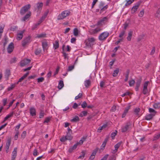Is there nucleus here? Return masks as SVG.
Returning a JSON list of instances; mask_svg holds the SVG:
<instances>
[{
    "mask_svg": "<svg viewBox=\"0 0 160 160\" xmlns=\"http://www.w3.org/2000/svg\"><path fill=\"white\" fill-rule=\"evenodd\" d=\"M82 96V93H79L77 96H76L75 97V99L77 100L78 99L80 98Z\"/></svg>",
    "mask_w": 160,
    "mask_h": 160,
    "instance_id": "052dcab7",
    "label": "nucleus"
},
{
    "mask_svg": "<svg viewBox=\"0 0 160 160\" xmlns=\"http://www.w3.org/2000/svg\"><path fill=\"white\" fill-rule=\"evenodd\" d=\"M51 119V118L48 117L46 118L43 122L44 123H48V122Z\"/></svg>",
    "mask_w": 160,
    "mask_h": 160,
    "instance_id": "603ef678",
    "label": "nucleus"
},
{
    "mask_svg": "<svg viewBox=\"0 0 160 160\" xmlns=\"http://www.w3.org/2000/svg\"><path fill=\"white\" fill-rule=\"evenodd\" d=\"M129 85L130 86H132L134 85L135 82L134 80H132L129 81Z\"/></svg>",
    "mask_w": 160,
    "mask_h": 160,
    "instance_id": "3c124183",
    "label": "nucleus"
},
{
    "mask_svg": "<svg viewBox=\"0 0 160 160\" xmlns=\"http://www.w3.org/2000/svg\"><path fill=\"white\" fill-rule=\"evenodd\" d=\"M48 14V12H47L45 13L44 14V15L40 19V20L41 21H42V22L44 20V19L46 18Z\"/></svg>",
    "mask_w": 160,
    "mask_h": 160,
    "instance_id": "a18cd8bd",
    "label": "nucleus"
},
{
    "mask_svg": "<svg viewBox=\"0 0 160 160\" xmlns=\"http://www.w3.org/2000/svg\"><path fill=\"white\" fill-rule=\"evenodd\" d=\"M109 138V136L107 135L106 136V138L105 139L104 141L103 142V143L106 144L107 142L108 141Z\"/></svg>",
    "mask_w": 160,
    "mask_h": 160,
    "instance_id": "6e6d98bb",
    "label": "nucleus"
},
{
    "mask_svg": "<svg viewBox=\"0 0 160 160\" xmlns=\"http://www.w3.org/2000/svg\"><path fill=\"white\" fill-rule=\"evenodd\" d=\"M24 32V31H21L20 33H18L17 35V39L20 40H21L23 37V34Z\"/></svg>",
    "mask_w": 160,
    "mask_h": 160,
    "instance_id": "6ab92c4d",
    "label": "nucleus"
},
{
    "mask_svg": "<svg viewBox=\"0 0 160 160\" xmlns=\"http://www.w3.org/2000/svg\"><path fill=\"white\" fill-rule=\"evenodd\" d=\"M70 13V12L69 11L65 10L58 15L57 19L58 20L62 19L68 16Z\"/></svg>",
    "mask_w": 160,
    "mask_h": 160,
    "instance_id": "f257e3e1",
    "label": "nucleus"
},
{
    "mask_svg": "<svg viewBox=\"0 0 160 160\" xmlns=\"http://www.w3.org/2000/svg\"><path fill=\"white\" fill-rule=\"evenodd\" d=\"M87 114V112L86 111L82 112L80 114L79 116L81 117H82L84 116H86Z\"/></svg>",
    "mask_w": 160,
    "mask_h": 160,
    "instance_id": "ea45409f",
    "label": "nucleus"
},
{
    "mask_svg": "<svg viewBox=\"0 0 160 160\" xmlns=\"http://www.w3.org/2000/svg\"><path fill=\"white\" fill-rule=\"evenodd\" d=\"M46 37V34L45 33H41L37 36V37L38 38L45 37Z\"/></svg>",
    "mask_w": 160,
    "mask_h": 160,
    "instance_id": "09e8293b",
    "label": "nucleus"
},
{
    "mask_svg": "<svg viewBox=\"0 0 160 160\" xmlns=\"http://www.w3.org/2000/svg\"><path fill=\"white\" fill-rule=\"evenodd\" d=\"M42 45L44 50L47 49L48 46L47 42H42Z\"/></svg>",
    "mask_w": 160,
    "mask_h": 160,
    "instance_id": "bb28decb",
    "label": "nucleus"
},
{
    "mask_svg": "<svg viewBox=\"0 0 160 160\" xmlns=\"http://www.w3.org/2000/svg\"><path fill=\"white\" fill-rule=\"evenodd\" d=\"M81 105L82 107V108H84L87 107V103L85 101H84V102H83L81 104Z\"/></svg>",
    "mask_w": 160,
    "mask_h": 160,
    "instance_id": "8fccbe9b",
    "label": "nucleus"
},
{
    "mask_svg": "<svg viewBox=\"0 0 160 160\" xmlns=\"http://www.w3.org/2000/svg\"><path fill=\"white\" fill-rule=\"evenodd\" d=\"M129 109V108H126L125 109V110H124V112L122 114V118H124L125 116L127 113L128 112Z\"/></svg>",
    "mask_w": 160,
    "mask_h": 160,
    "instance_id": "c9c22d12",
    "label": "nucleus"
},
{
    "mask_svg": "<svg viewBox=\"0 0 160 160\" xmlns=\"http://www.w3.org/2000/svg\"><path fill=\"white\" fill-rule=\"evenodd\" d=\"M8 38L7 37H5L3 45V47L4 48L5 47L6 45H7L8 42Z\"/></svg>",
    "mask_w": 160,
    "mask_h": 160,
    "instance_id": "49530a36",
    "label": "nucleus"
},
{
    "mask_svg": "<svg viewBox=\"0 0 160 160\" xmlns=\"http://www.w3.org/2000/svg\"><path fill=\"white\" fill-rule=\"evenodd\" d=\"M10 74V70L8 69H6L5 73V78L7 79H8Z\"/></svg>",
    "mask_w": 160,
    "mask_h": 160,
    "instance_id": "412c9836",
    "label": "nucleus"
},
{
    "mask_svg": "<svg viewBox=\"0 0 160 160\" xmlns=\"http://www.w3.org/2000/svg\"><path fill=\"white\" fill-rule=\"evenodd\" d=\"M98 148H96L93 151L91 155L95 156V155H96V153H97V152H98Z\"/></svg>",
    "mask_w": 160,
    "mask_h": 160,
    "instance_id": "de8ad7c7",
    "label": "nucleus"
},
{
    "mask_svg": "<svg viewBox=\"0 0 160 160\" xmlns=\"http://www.w3.org/2000/svg\"><path fill=\"white\" fill-rule=\"evenodd\" d=\"M140 109L139 108H136L134 109V112L135 113L136 115H138L139 114L138 113L140 111Z\"/></svg>",
    "mask_w": 160,
    "mask_h": 160,
    "instance_id": "79ce46f5",
    "label": "nucleus"
},
{
    "mask_svg": "<svg viewBox=\"0 0 160 160\" xmlns=\"http://www.w3.org/2000/svg\"><path fill=\"white\" fill-rule=\"evenodd\" d=\"M29 72H27L18 81L16 82V84H18L19 82H22L24 78H25L28 75Z\"/></svg>",
    "mask_w": 160,
    "mask_h": 160,
    "instance_id": "2eb2a0df",
    "label": "nucleus"
},
{
    "mask_svg": "<svg viewBox=\"0 0 160 160\" xmlns=\"http://www.w3.org/2000/svg\"><path fill=\"white\" fill-rule=\"evenodd\" d=\"M141 2H138L135 4V6L132 7L131 10V13L132 14H134L135 12L137 11V9L138 8Z\"/></svg>",
    "mask_w": 160,
    "mask_h": 160,
    "instance_id": "1a4fd4ad",
    "label": "nucleus"
},
{
    "mask_svg": "<svg viewBox=\"0 0 160 160\" xmlns=\"http://www.w3.org/2000/svg\"><path fill=\"white\" fill-rule=\"evenodd\" d=\"M13 115V112H12L10 114L7 115L3 121V122L6 121L8 118L12 117Z\"/></svg>",
    "mask_w": 160,
    "mask_h": 160,
    "instance_id": "393cba45",
    "label": "nucleus"
},
{
    "mask_svg": "<svg viewBox=\"0 0 160 160\" xmlns=\"http://www.w3.org/2000/svg\"><path fill=\"white\" fill-rule=\"evenodd\" d=\"M102 30V29L99 28H97L94 29L90 30L89 32L91 34H96Z\"/></svg>",
    "mask_w": 160,
    "mask_h": 160,
    "instance_id": "9d476101",
    "label": "nucleus"
},
{
    "mask_svg": "<svg viewBox=\"0 0 160 160\" xmlns=\"http://www.w3.org/2000/svg\"><path fill=\"white\" fill-rule=\"evenodd\" d=\"M160 137V133L158 134L157 135L154 136V140H157L159 139V138Z\"/></svg>",
    "mask_w": 160,
    "mask_h": 160,
    "instance_id": "774afa93",
    "label": "nucleus"
},
{
    "mask_svg": "<svg viewBox=\"0 0 160 160\" xmlns=\"http://www.w3.org/2000/svg\"><path fill=\"white\" fill-rule=\"evenodd\" d=\"M153 107L155 108H157L160 107V103H156L154 104Z\"/></svg>",
    "mask_w": 160,
    "mask_h": 160,
    "instance_id": "4d7b16f0",
    "label": "nucleus"
},
{
    "mask_svg": "<svg viewBox=\"0 0 160 160\" xmlns=\"http://www.w3.org/2000/svg\"><path fill=\"white\" fill-rule=\"evenodd\" d=\"M109 35V33L107 32H104L99 36L98 39L100 41H103L105 40Z\"/></svg>",
    "mask_w": 160,
    "mask_h": 160,
    "instance_id": "7ed1b4c3",
    "label": "nucleus"
},
{
    "mask_svg": "<svg viewBox=\"0 0 160 160\" xmlns=\"http://www.w3.org/2000/svg\"><path fill=\"white\" fill-rule=\"evenodd\" d=\"M144 14V10H142L141 11L139 12L138 14V16L140 17H142L143 16Z\"/></svg>",
    "mask_w": 160,
    "mask_h": 160,
    "instance_id": "680f3d73",
    "label": "nucleus"
},
{
    "mask_svg": "<svg viewBox=\"0 0 160 160\" xmlns=\"http://www.w3.org/2000/svg\"><path fill=\"white\" fill-rule=\"evenodd\" d=\"M42 51L41 49L40 48H37L35 51V53L36 55H38L40 54Z\"/></svg>",
    "mask_w": 160,
    "mask_h": 160,
    "instance_id": "72a5a7b5",
    "label": "nucleus"
},
{
    "mask_svg": "<svg viewBox=\"0 0 160 160\" xmlns=\"http://www.w3.org/2000/svg\"><path fill=\"white\" fill-rule=\"evenodd\" d=\"M132 124L130 122H128L126 123V125L123 126L122 127L121 131L122 132H126L129 129L130 127L131 126Z\"/></svg>",
    "mask_w": 160,
    "mask_h": 160,
    "instance_id": "423d86ee",
    "label": "nucleus"
},
{
    "mask_svg": "<svg viewBox=\"0 0 160 160\" xmlns=\"http://www.w3.org/2000/svg\"><path fill=\"white\" fill-rule=\"evenodd\" d=\"M84 85L86 88H88L91 85V81L89 80H87L84 81Z\"/></svg>",
    "mask_w": 160,
    "mask_h": 160,
    "instance_id": "5701e85b",
    "label": "nucleus"
},
{
    "mask_svg": "<svg viewBox=\"0 0 160 160\" xmlns=\"http://www.w3.org/2000/svg\"><path fill=\"white\" fill-rule=\"evenodd\" d=\"M42 22V21H41L40 20L35 25L34 27L32 28V29L33 30H34L35 28H36Z\"/></svg>",
    "mask_w": 160,
    "mask_h": 160,
    "instance_id": "864d4df0",
    "label": "nucleus"
},
{
    "mask_svg": "<svg viewBox=\"0 0 160 160\" xmlns=\"http://www.w3.org/2000/svg\"><path fill=\"white\" fill-rule=\"evenodd\" d=\"M105 3L102 2H101L99 5V7L100 8H101L100 12L101 13L103 11L107 9L108 6V5H106L104 6Z\"/></svg>",
    "mask_w": 160,
    "mask_h": 160,
    "instance_id": "39448f33",
    "label": "nucleus"
},
{
    "mask_svg": "<svg viewBox=\"0 0 160 160\" xmlns=\"http://www.w3.org/2000/svg\"><path fill=\"white\" fill-rule=\"evenodd\" d=\"M86 151L83 150L82 151V155L80 156L78 158V159H82L84 158L85 156V155L86 153Z\"/></svg>",
    "mask_w": 160,
    "mask_h": 160,
    "instance_id": "7c9ffc66",
    "label": "nucleus"
},
{
    "mask_svg": "<svg viewBox=\"0 0 160 160\" xmlns=\"http://www.w3.org/2000/svg\"><path fill=\"white\" fill-rule=\"evenodd\" d=\"M79 31L77 28H75L73 30V34L75 36H77L78 35Z\"/></svg>",
    "mask_w": 160,
    "mask_h": 160,
    "instance_id": "f704fd0d",
    "label": "nucleus"
},
{
    "mask_svg": "<svg viewBox=\"0 0 160 160\" xmlns=\"http://www.w3.org/2000/svg\"><path fill=\"white\" fill-rule=\"evenodd\" d=\"M132 31H130L128 33V36L127 38L128 41H130L132 37Z\"/></svg>",
    "mask_w": 160,
    "mask_h": 160,
    "instance_id": "a878e982",
    "label": "nucleus"
},
{
    "mask_svg": "<svg viewBox=\"0 0 160 160\" xmlns=\"http://www.w3.org/2000/svg\"><path fill=\"white\" fill-rule=\"evenodd\" d=\"M43 4L42 2L38 3L37 4V7L38 10H40L42 9L43 6Z\"/></svg>",
    "mask_w": 160,
    "mask_h": 160,
    "instance_id": "e433bc0d",
    "label": "nucleus"
},
{
    "mask_svg": "<svg viewBox=\"0 0 160 160\" xmlns=\"http://www.w3.org/2000/svg\"><path fill=\"white\" fill-rule=\"evenodd\" d=\"M30 7V5L28 4L22 7L20 10V12L21 14L23 15L29 9Z\"/></svg>",
    "mask_w": 160,
    "mask_h": 160,
    "instance_id": "f03ea898",
    "label": "nucleus"
},
{
    "mask_svg": "<svg viewBox=\"0 0 160 160\" xmlns=\"http://www.w3.org/2000/svg\"><path fill=\"white\" fill-rule=\"evenodd\" d=\"M64 86V84L63 81L62 80H60L59 81V83L58 86V88L59 89H62V87Z\"/></svg>",
    "mask_w": 160,
    "mask_h": 160,
    "instance_id": "c85d7f7f",
    "label": "nucleus"
},
{
    "mask_svg": "<svg viewBox=\"0 0 160 160\" xmlns=\"http://www.w3.org/2000/svg\"><path fill=\"white\" fill-rule=\"evenodd\" d=\"M95 39L94 38H88V41L90 43H92L95 41Z\"/></svg>",
    "mask_w": 160,
    "mask_h": 160,
    "instance_id": "c03bdc74",
    "label": "nucleus"
},
{
    "mask_svg": "<svg viewBox=\"0 0 160 160\" xmlns=\"http://www.w3.org/2000/svg\"><path fill=\"white\" fill-rule=\"evenodd\" d=\"M17 148H14L13 151L12 152V159H15L17 156Z\"/></svg>",
    "mask_w": 160,
    "mask_h": 160,
    "instance_id": "dca6fc26",
    "label": "nucleus"
},
{
    "mask_svg": "<svg viewBox=\"0 0 160 160\" xmlns=\"http://www.w3.org/2000/svg\"><path fill=\"white\" fill-rule=\"evenodd\" d=\"M44 113L43 112V111H41L40 113L39 117V118H43L44 117Z\"/></svg>",
    "mask_w": 160,
    "mask_h": 160,
    "instance_id": "69168bd1",
    "label": "nucleus"
},
{
    "mask_svg": "<svg viewBox=\"0 0 160 160\" xmlns=\"http://www.w3.org/2000/svg\"><path fill=\"white\" fill-rule=\"evenodd\" d=\"M78 145L76 143L72 147L68 149V152H72L73 150L75 149Z\"/></svg>",
    "mask_w": 160,
    "mask_h": 160,
    "instance_id": "b1692460",
    "label": "nucleus"
},
{
    "mask_svg": "<svg viewBox=\"0 0 160 160\" xmlns=\"http://www.w3.org/2000/svg\"><path fill=\"white\" fill-rule=\"evenodd\" d=\"M119 72V69L118 68H117L112 73V76L113 77H116Z\"/></svg>",
    "mask_w": 160,
    "mask_h": 160,
    "instance_id": "cd10ccee",
    "label": "nucleus"
},
{
    "mask_svg": "<svg viewBox=\"0 0 160 160\" xmlns=\"http://www.w3.org/2000/svg\"><path fill=\"white\" fill-rule=\"evenodd\" d=\"M30 60L29 59H24L21 61L20 64L21 66L22 67H23L30 63Z\"/></svg>",
    "mask_w": 160,
    "mask_h": 160,
    "instance_id": "f8f14e48",
    "label": "nucleus"
},
{
    "mask_svg": "<svg viewBox=\"0 0 160 160\" xmlns=\"http://www.w3.org/2000/svg\"><path fill=\"white\" fill-rule=\"evenodd\" d=\"M53 47L55 49H57L59 47V43L58 41H56L53 44Z\"/></svg>",
    "mask_w": 160,
    "mask_h": 160,
    "instance_id": "4c0bfd02",
    "label": "nucleus"
},
{
    "mask_svg": "<svg viewBox=\"0 0 160 160\" xmlns=\"http://www.w3.org/2000/svg\"><path fill=\"white\" fill-rule=\"evenodd\" d=\"M64 45H63L62 47V50L63 51V52H62V53L63 54V56L64 57V58L65 59H68V54L66 53L64 51Z\"/></svg>",
    "mask_w": 160,
    "mask_h": 160,
    "instance_id": "c756f323",
    "label": "nucleus"
},
{
    "mask_svg": "<svg viewBox=\"0 0 160 160\" xmlns=\"http://www.w3.org/2000/svg\"><path fill=\"white\" fill-rule=\"evenodd\" d=\"M44 80V78L43 77H41L38 78L37 79L38 82H42Z\"/></svg>",
    "mask_w": 160,
    "mask_h": 160,
    "instance_id": "bf43d9fd",
    "label": "nucleus"
},
{
    "mask_svg": "<svg viewBox=\"0 0 160 160\" xmlns=\"http://www.w3.org/2000/svg\"><path fill=\"white\" fill-rule=\"evenodd\" d=\"M31 12H29L22 19V20L23 21H25L27 20L31 16Z\"/></svg>",
    "mask_w": 160,
    "mask_h": 160,
    "instance_id": "4be33fe9",
    "label": "nucleus"
},
{
    "mask_svg": "<svg viewBox=\"0 0 160 160\" xmlns=\"http://www.w3.org/2000/svg\"><path fill=\"white\" fill-rule=\"evenodd\" d=\"M87 138V136L83 137L81 138V139L79 141V142L76 143L78 145H81L83 143V142L85 141Z\"/></svg>",
    "mask_w": 160,
    "mask_h": 160,
    "instance_id": "a211bd4d",
    "label": "nucleus"
},
{
    "mask_svg": "<svg viewBox=\"0 0 160 160\" xmlns=\"http://www.w3.org/2000/svg\"><path fill=\"white\" fill-rule=\"evenodd\" d=\"M155 17L157 18L160 17V10L159 8L157 11L156 13L155 14Z\"/></svg>",
    "mask_w": 160,
    "mask_h": 160,
    "instance_id": "a19ab883",
    "label": "nucleus"
},
{
    "mask_svg": "<svg viewBox=\"0 0 160 160\" xmlns=\"http://www.w3.org/2000/svg\"><path fill=\"white\" fill-rule=\"evenodd\" d=\"M38 154V152L37 151V149H34L33 152V156H36Z\"/></svg>",
    "mask_w": 160,
    "mask_h": 160,
    "instance_id": "338daca9",
    "label": "nucleus"
},
{
    "mask_svg": "<svg viewBox=\"0 0 160 160\" xmlns=\"http://www.w3.org/2000/svg\"><path fill=\"white\" fill-rule=\"evenodd\" d=\"M19 134V131L18 130L16 131V134L14 136V138L15 140H16L18 138V136Z\"/></svg>",
    "mask_w": 160,
    "mask_h": 160,
    "instance_id": "0e129e2a",
    "label": "nucleus"
},
{
    "mask_svg": "<svg viewBox=\"0 0 160 160\" xmlns=\"http://www.w3.org/2000/svg\"><path fill=\"white\" fill-rule=\"evenodd\" d=\"M14 44L12 42H11L8 45L7 48V51L8 53H10L12 52L14 49Z\"/></svg>",
    "mask_w": 160,
    "mask_h": 160,
    "instance_id": "9b49d317",
    "label": "nucleus"
},
{
    "mask_svg": "<svg viewBox=\"0 0 160 160\" xmlns=\"http://www.w3.org/2000/svg\"><path fill=\"white\" fill-rule=\"evenodd\" d=\"M16 61V58H12L10 60V63H15Z\"/></svg>",
    "mask_w": 160,
    "mask_h": 160,
    "instance_id": "e2e57ef3",
    "label": "nucleus"
},
{
    "mask_svg": "<svg viewBox=\"0 0 160 160\" xmlns=\"http://www.w3.org/2000/svg\"><path fill=\"white\" fill-rule=\"evenodd\" d=\"M155 116V114H149L147 115L145 117V119L147 120H150L152 119L153 117Z\"/></svg>",
    "mask_w": 160,
    "mask_h": 160,
    "instance_id": "4468645a",
    "label": "nucleus"
},
{
    "mask_svg": "<svg viewBox=\"0 0 160 160\" xmlns=\"http://www.w3.org/2000/svg\"><path fill=\"white\" fill-rule=\"evenodd\" d=\"M18 27L17 26H13L10 28V30L11 31H14L16 29H17Z\"/></svg>",
    "mask_w": 160,
    "mask_h": 160,
    "instance_id": "13d9d810",
    "label": "nucleus"
},
{
    "mask_svg": "<svg viewBox=\"0 0 160 160\" xmlns=\"http://www.w3.org/2000/svg\"><path fill=\"white\" fill-rule=\"evenodd\" d=\"M67 140H68L67 138H66V137L65 136H63L60 139V141L61 142H64Z\"/></svg>",
    "mask_w": 160,
    "mask_h": 160,
    "instance_id": "5fc2aeb1",
    "label": "nucleus"
},
{
    "mask_svg": "<svg viewBox=\"0 0 160 160\" xmlns=\"http://www.w3.org/2000/svg\"><path fill=\"white\" fill-rule=\"evenodd\" d=\"M79 118L78 116H76L72 119L71 120V121L73 122H76L79 121Z\"/></svg>",
    "mask_w": 160,
    "mask_h": 160,
    "instance_id": "2f4dec72",
    "label": "nucleus"
},
{
    "mask_svg": "<svg viewBox=\"0 0 160 160\" xmlns=\"http://www.w3.org/2000/svg\"><path fill=\"white\" fill-rule=\"evenodd\" d=\"M30 39L31 37L30 36H28L25 38L22 41V46L23 47H24L26 45L28 44L31 41Z\"/></svg>",
    "mask_w": 160,
    "mask_h": 160,
    "instance_id": "20e7f679",
    "label": "nucleus"
},
{
    "mask_svg": "<svg viewBox=\"0 0 160 160\" xmlns=\"http://www.w3.org/2000/svg\"><path fill=\"white\" fill-rule=\"evenodd\" d=\"M121 143L122 142H119L115 145V150L112 153H115L117 151L118 148L120 147Z\"/></svg>",
    "mask_w": 160,
    "mask_h": 160,
    "instance_id": "f3484780",
    "label": "nucleus"
},
{
    "mask_svg": "<svg viewBox=\"0 0 160 160\" xmlns=\"http://www.w3.org/2000/svg\"><path fill=\"white\" fill-rule=\"evenodd\" d=\"M68 140H71L72 138V137L71 136L70 133H67V134L65 136Z\"/></svg>",
    "mask_w": 160,
    "mask_h": 160,
    "instance_id": "473e14b6",
    "label": "nucleus"
},
{
    "mask_svg": "<svg viewBox=\"0 0 160 160\" xmlns=\"http://www.w3.org/2000/svg\"><path fill=\"white\" fill-rule=\"evenodd\" d=\"M11 142V140L10 139H8L6 143V151L7 153L8 152L9 146H10Z\"/></svg>",
    "mask_w": 160,
    "mask_h": 160,
    "instance_id": "ddd939ff",
    "label": "nucleus"
},
{
    "mask_svg": "<svg viewBox=\"0 0 160 160\" xmlns=\"http://www.w3.org/2000/svg\"><path fill=\"white\" fill-rule=\"evenodd\" d=\"M108 18L107 17H104L98 22L97 25L100 26L105 24L106 22H108Z\"/></svg>",
    "mask_w": 160,
    "mask_h": 160,
    "instance_id": "0eeeda50",
    "label": "nucleus"
},
{
    "mask_svg": "<svg viewBox=\"0 0 160 160\" xmlns=\"http://www.w3.org/2000/svg\"><path fill=\"white\" fill-rule=\"evenodd\" d=\"M30 113L32 116H34L36 115V109L33 108H31L30 109Z\"/></svg>",
    "mask_w": 160,
    "mask_h": 160,
    "instance_id": "aec40b11",
    "label": "nucleus"
},
{
    "mask_svg": "<svg viewBox=\"0 0 160 160\" xmlns=\"http://www.w3.org/2000/svg\"><path fill=\"white\" fill-rule=\"evenodd\" d=\"M148 81H147L144 83L142 90V93L144 95L147 94L148 93Z\"/></svg>",
    "mask_w": 160,
    "mask_h": 160,
    "instance_id": "6e6552de",
    "label": "nucleus"
},
{
    "mask_svg": "<svg viewBox=\"0 0 160 160\" xmlns=\"http://www.w3.org/2000/svg\"><path fill=\"white\" fill-rule=\"evenodd\" d=\"M16 84H17L16 83L11 84L10 87H8V90L10 91L12 90L15 87Z\"/></svg>",
    "mask_w": 160,
    "mask_h": 160,
    "instance_id": "58836bf2",
    "label": "nucleus"
},
{
    "mask_svg": "<svg viewBox=\"0 0 160 160\" xmlns=\"http://www.w3.org/2000/svg\"><path fill=\"white\" fill-rule=\"evenodd\" d=\"M117 132V131H115V132H112L111 133V137L112 139H113L114 138V137L116 135Z\"/></svg>",
    "mask_w": 160,
    "mask_h": 160,
    "instance_id": "37998d69",
    "label": "nucleus"
}]
</instances>
